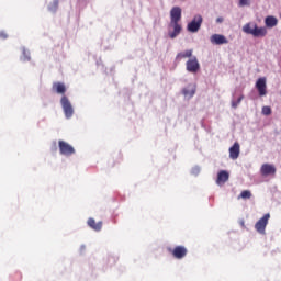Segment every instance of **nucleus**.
<instances>
[{
  "instance_id": "bb28decb",
  "label": "nucleus",
  "mask_w": 281,
  "mask_h": 281,
  "mask_svg": "<svg viewBox=\"0 0 281 281\" xmlns=\"http://www.w3.org/2000/svg\"><path fill=\"white\" fill-rule=\"evenodd\" d=\"M199 172H201V168H199V167L192 168V175H199Z\"/></svg>"
},
{
  "instance_id": "9d476101",
  "label": "nucleus",
  "mask_w": 281,
  "mask_h": 281,
  "mask_svg": "<svg viewBox=\"0 0 281 281\" xmlns=\"http://www.w3.org/2000/svg\"><path fill=\"white\" fill-rule=\"evenodd\" d=\"M212 45H227L228 41L224 35L213 34L210 38Z\"/></svg>"
},
{
  "instance_id": "ddd939ff",
  "label": "nucleus",
  "mask_w": 281,
  "mask_h": 281,
  "mask_svg": "<svg viewBox=\"0 0 281 281\" xmlns=\"http://www.w3.org/2000/svg\"><path fill=\"white\" fill-rule=\"evenodd\" d=\"M53 91H56V93H59L60 95H65V93L67 92V88L63 82H54Z\"/></svg>"
},
{
  "instance_id": "1a4fd4ad",
  "label": "nucleus",
  "mask_w": 281,
  "mask_h": 281,
  "mask_svg": "<svg viewBox=\"0 0 281 281\" xmlns=\"http://www.w3.org/2000/svg\"><path fill=\"white\" fill-rule=\"evenodd\" d=\"M181 21V9L173 7L170 11V23H180Z\"/></svg>"
},
{
  "instance_id": "f03ea898",
  "label": "nucleus",
  "mask_w": 281,
  "mask_h": 281,
  "mask_svg": "<svg viewBox=\"0 0 281 281\" xmlns=\"http://www.w3.org/2000/svg\"><path fill=\"white\" fill-rule=\"evenodd\" d=\"M59 153L64 155V157H71V155H76V148L71 146L69 143L65 140H58Z\"/></svg>"
},
{
  "instance_id": "6ab92c4d",
  "label": "nucleus",
  "mask_w": 281,
  "mask_h": 281,
  "mask_svg": "<svg viewBox=\"0 0 281 281\" xmlns=\"http://www.w3.org/2000/svg\"><path fill=\"white\" fill-rule=\"evenodd\" d=\"M251 199V191L245 190L239 193V200H248Z\"/></svg>"
},
{
  "instance_id": "aec40b11",
  "label": "nucleus",
  "mask_w": 281,
  "mask_h": 281,
  "mask_svg": "<svg viewBox=\"0 0 281 281\" xmlns=\"http://www.w3.org/2000/svg\"><path fill=\"white\" fill-rule=\"evenodd\" d=\"M243 32H245V34H254V29H251V24L247 23L243 26Z\"/></svg>"
},
{
  "instance_id": "39448f33",
  "label": "nucleus",
  "mask_w": 281,
  "mask_h": 281,
  "mask_svg": "<svg viewBox=\"0 0 281 281\" xmlns=\"http://www.w3.org/2000/svg\"><path fill=\"white\" fill-rule=\"evenodd\" d=\"M182 30H183V26H181L179 22H169L168 24L169 38H177L179 34H181Z\"/></svg>"
},
{
  "instance_id": "f257e3e1",
  "label": "nucleus",
  "mask_w": 281,
  "mask_h": 281,
  "mask_svg": "<svg viewBox=\"0 0 281 281\" xmlns=\"http://www.w3.org/2000/svg\"><path fill=\"white\" fill-rule=\"evenodd\" d=\"M201 25H203V16L198 14V15H194L192 21L187 25V30L192 34H196V32L201 30Z\"/></svg>"
},
{
  "instance_id": "2eb2a0df",
  "label": "nucleus",
  "mask_w": 281,
  "mask_h": 281,
  "mask_svg": "<svg viewBox=\"0 0 281 281\" xmlns=\"http://www.w3.org/2000/svg\"><path fill=\"white\" fill-rule=\"evenodd\" d=\"M182 93L186 98H193L196 93V88H194V86H189L182 90Z\"/></svg>"
},
{
  "instance_id": "20e7f679",
  "label": "nucleus",
  "mask_w": 281,
  "mask_h": 281,
  "mask_svg": "<svg viewBox=\"0 0 281 281\" xmlns=\"http://www.w3.org/2000/svg\"><path fill=\"white\" fill-rule=\"evenodd\" d=\"M60 104L67 120L71 119L74 116V106L71 105L69 99L65 95L61 97Z\"/></svg>"
},
{
  "instance_id": "a211bd4d",
  "label": "nucleus",
  "mask_w": 281,
  "mask_h": 281,
  "mask_svg": "<svg viewBox=\"0 0 281 281\" xmlns=\"http://www.w3.org/2000/svg\"><path fill=\"white\" fill-rule=\"evenodd\" d=\"M265 24L268 27H276V25H278V19L276 16L269 15V16L266 18Z\"/></svg>"
},
{
  "instance_id": "393cba45",
  "label": "nucleus",
  "mask_w": 281,
  "mask_h": 281,
  "mask_svg": "<svg viewBox=\"0 0 281 281\" xmlns=\"http://www.w3.org/2000/svg\"><path fill=\"white\" fill-rule=\"evenodd\" d=\"M217 177H229V172L222 170L217 173Z\"/></svg>"
},
{
  "instance_id": "6e6552de",
  "label": "nucleus",
  "mask_w": 281,
  "mask_h": 281,
  "mask_svg": "<svg viewBox=\"0 0 281 281\" xmlns=\"http://www.w3.org/2000/svg\"><path fill=\"white\" fill-rule=\"evenodd\" d=\"M256 89L261 98L267 95V78H259L256 82Z\"/></svg>"
},
{
  "instance_id": "5701e85b",
  "label": "nucleus",
  "mask_w": 281,
  "mask_h": 281,
  "mask_svg": "<svg viewBox=\"0 0 281 281\" xmlns=\"http://www.w3.org/2000/svg\"><path fill=\"white\" fill-rule=\"evenodd\" d=\"M262 114L263 115H271V108L270 106H263L262 108Z\"/></svg>"
},
{
  "instance_id": "4be33fe9",
  "label": "nucleus",
  "mask_w": 281,
  "mask_h": 281,
  "mask_svg": "<svg viewBox=\"0 0 281 281\" xmlns=\"http://www.w3.org/2000/svg\"><path fill=\"white\" fill-rule=\"evenodd\" d=\"M243 98H245V97L240 95V97L237 99V101H233V102H232L233 109H237V106L240 104V102H243Z\"/></svg>"
},
{
  "instance_id": "7ed1b4c3",
  "label": "nucleus",
  "mask_w": 281,
  "mask_h": 281,
  "mask_svg": "<svg viewBox=\"0 0 281 281\" xmlns=\"http://www.w3.org/2000/svg\"><path fill=\"white\" fill-rule=\"evenodd\" d=\"M186 68L189 74H199L201 70V64H199L196 56H193L187 60Z\"/></svg>"
},
{
  "instance_id": "f8f14e48",
  "label": "nucleus",
  "mask_w": 281,
  "mask_h": 281,
  "mask_svg": "<svg viewBox=\"0 0 281 281\" xmlns=\"http://www.w3.org/2000/svg\"><path fill=\"white\" fill-rule=\"evenodd\" d=\"M261 175H263L265 177H267L269 175H276V166L269 165V164L262 165L261 166Z\"/></svg>"
},
{
  "instance_id": "0eeeda50",
  "label": "nucleus",
  "mask_w": 281,
  "mask_h": 281,
  "mask_svg": "<svg viewBox=\"0 0 281 281\" xmlns=\"http://www.w3.org/2000/svg\"><path fill=\"white\" fill-rule=\"evenodd\" d=\"M270 218V214H265V216H261L260 220H258L257 223H255V231L258 232V234H265V228L267 227V220Z\"/></svg>"
},
{
  "instance_id": "f3484780",
  "label": "nucleus",
  "mask_w": 281,
  "mask_h": 281,
  "mask_svg": "<svg viewBox=\"0 0 281 281\" xmlns=\"http://www.w3.org/2000/svg\"><path fill=\"white\" fill-rule=\"evenodd\" d=\"M88 227H90L94 232H100V227H102V223L94 222V218H88Z\"/></svg>"
},
{
  "instance_id": "9b49d317",
  "label": "nucleus",
  "mask_w": 281,
  "mask_h": 281,
  "mask_svg": "<svg viewBox=\"0 0 281 281\" xmlns=\"http://www.w3.org/2000/svg\"><path fill=\"white\" fill-rule=\"evenodd\" d=\"M240 157V144L235 142L234 145L229 148V158L238 159Z\"/></svg>"
},
{
  "instance_id": "b1692460",
  "label": "nucleus",
  "mask_w": 281,
  "mask_h": 281,
  "mask_svg": "<svg viewBox=\"0 0 281 281\" xmlns=\"http://www.w3.org/2000/svg\"><path fill=\"white\" fill-rule=\"evenodd\" d=\"M49 10H58V0H54L53 3H52V7H49Z\"/></svg>"
},
{
  "instance_id": "dca6fc26",
  "label": "nucleus",
  "mask_w": 281,
  "mask_h": 281,
  "mask_svg": "<svg viewBox=\"0 0 281 281\" xmlns=\"http://www.w3.org/2000/svg\"><path fill=\"white\" fill-rule=\"evenodd\" d=\"M192 53L193 50L192 49H188V50H184V52H181V53H178L177 56H176V60H183V58H192Z\"/></svg>"
},
{
  "instance_id": "a878e982",
  "label": "nucleus",
  "mask_w": 281,
  "mask_h": 281,
  "mask_svg": "<svg viewBox=\"0 0 281 281\" xmlns=\"http://www.w3.org/2000/svg\"><path fill=\"white\" fill-rule=\"evenodd\" d=\"M239 5L244 8V5H249V0H239Z\"/></svg>"
},
{
  "instance_id": "412c9836",
  "label": "nucleus",
  "mask_w": 281,
  "mask_h": 281,
  "mask_svg": "<svg viewBox=\"0 0 281 281\" xmlns=\"http://www.w3.org/2000/svg\"><path fill=\"white\" fill-rule=\"evenodd\" d=\"M225 181H228V177H218L216 178V186H223Z\"/></svg>"
},
{
  "instance_id": "cd10ccee",
  "label": "nucleus",
  "mask_w": 281,
  "mask_h": 281,
  "mask_svg": "<svg viewBox=\"0 0 281 281\" xmlns=\"http://www.w3.org/2000/svg\"><path fill=\"white\" fill-rule=\"evenodd\" d=\"M0 38H2V40H5V38H8V33H5V32H0Z\"/></svg>"
},
{
  "instance_id": "c85d7f7f",
  "label": "nucleus",
  "mask_w": 281,
  "mask_h": 281,
  "mask_svg": "<svg viewBox=\"0 0 281 281\" xmlns=\"http://www.w3.org/2000/svg\"><path fill=\"white\" fill-rule=\"evenodd\" d=\"M224 19L223 18H217L216 23H223Z\"/></svg>"
},
{
  "instance_id": "423d86ee",
  "label": "nucleus",
  "mask_w": 281,
  "mask_h": 281,
  "mask_svg": "<svg viewBox=\"0 0 281 281\" xmlns=\"http://www.w3.org/2000/svg\"><path fill=\"white\" fill-rule=\"evenodd\" d=\"M168 254L175 259L181 260L187 257V248L183 246H175V248H168Z\"/></svg>"
},
{
  "instance_id": "4468645a",
  "label": "nucleus",
  "mask_w": 281,
  "mask_h": 281,
  "mask_svg": "<svg viewBox=\"0 0 281 281\" xmlns=\"http://www.w3.org/2000/svg\"><path fill=\"white\" fill-rule=\"evenodd\" d=\"M252 36L255 37L267 36V29L258 27V25L255 24L252 27Z\"/></svg>"
}]
</instances>
